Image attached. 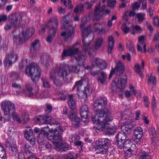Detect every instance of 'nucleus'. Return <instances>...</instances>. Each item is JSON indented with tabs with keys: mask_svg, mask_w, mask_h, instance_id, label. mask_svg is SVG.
<instances>
[{
	"mask_svg": "<svg viewBox=\"0 0 159 159\" xmlns=\"http://www.w3.org/2000/svg\"><path fill=\"white\" fill-rule=\"evenodd\" d=\"M80 27L83 35L82 42L84 48V50L81 52L80 55L75 57L77 63V65L73 66L70 68L68 65L63 62L60 65L59 70L54 69L50 73V77L53 80L54 84L56 85H58L60 84V77H62L63 80H65L70 72L78 73L81 66H84V63L85 62L86 58L85 52L87 51V47L91 43L90 41L88 42L89 37H87V36L91 31V29L90 25L85 27L83 23L81 24Z\"/></svg>",
	"mask_w": 159,
	"mask_h": 159,
	"instance_id": "1",
	"label": "nucleus"
},
{
	"mask_svg": "<svg viewBox=\"0 0 159 159\" xmlns=\"http://www.w3.org/2000/svg\"><path fill=\"white\" fill-rule=\"evenodd\" d=\"M107 103V99L105 97H100L94 101L93 107L95 111V115L92 116V119L95 124L93 128L95 130L103 131L107 134H112L116 128V126L111 128L107 126L112 121V118L108 116L109 111L105 107Z\"/></svg>",
	"mask_w": 159,
	"mask_h": 159,
	"instance_id": "2",
	"label": "nucleus"
},
{
	"mask_svg": "<svg viewBox=\"0 0 159 159\" xmlns=\"http://www.w3.org/2000/svg\"><path fill=\"white\" fill-rule=\"evenodd\" d=\"M46 128H43L40 131L38 139V141L40 145L44 146L48 149L51 147L50 144H46L45 143H43L42 138L44 137V138H47L49 140L52 141L54 147L57 150L62 152L68 150V145L66 143H63L61 136V133L62 132L61 128L59 127L58 129H49V134L46 131Z\"/></svg>",
	"mask_w": 159,
	"mask_h": 159,
	"instance_id": "3",
	"label": "nucleus"
},
{
	"mask_svg": "<svg viewBox=\"0 0 159 159\" xmlns=\"http://www.w3.org/2000/svg\"><path fill=\"white\" fill-rule=\"evenodd\" d=\"M41 72L39 66L35 63H32L26 67L25 73L28 76L31 78L33 81H34L39 79Z\"/></svg>",
	"mask_w": 159,
	"mask_h": 159,
	"instance_id": "4",
	"label": "nucleus"
},
{
	"mask_svg": "<svg viewBox=\"0 0 159 159\" xmlns=\"http://www.w3.org/2000/svg\"><path fill=\"white\" fill-rule=\"evenodd\" d=\"M110 143V140L107 138L99 139L96 143L95 151L97 153H106L107 149L105 147Z\"/></svg>",
	"mask_w": 159,
	"mask_h": 159,
	"instance_id": "5",
	"label": "nucleus"
},
{
	"mask_svg": "<svg viewBox=\"0 0 159 159\" xmlns=\"http://www.w3.org/2000/svg\"><path fill=\"white\" fill-rule=\"evenodd\" d=\"M126 78L121 79L116 77L112 83V89L113 91H116L117 89L120 90L124 89L126 83Z\"/></svg>",
	"mask_w": 159,
	"mask_h": 159,
	"instance_id": "6",
	"label": "nucleus"
},
{
	"mask_svg": "<svg viewBox=\"0 0 159 159\" xmlns=\"http://www.w3.org/2000/svg\"><path fill=\"white\" fill-rule=\"evenodd\" d=\"M1 108L3 111L5 115H7L10 114L11 111L15 109L14 105L8 100H4L1 103Z\"/></svg>",
	"mask_w": 159,
	"mask_h": 159,
	"instance_id": "7",
	"label": "nucleus"
},
{
	"mask_svg": "<svg viewBox=\"0 0 159 159\" xmlns=\"http://www.w3.org/2000/svg\"><path fill=\"white\" fill-rule=\"evenodd\" d=\"M131 141L130 139L126 140H122L117 139V145L118 147L120 149H123L124 151L131 152L130 148Z\"/></svg>",
	"mask_w": 159,
	"mask_h": 159,
	"instance_id": "8",
	"label": "nucleus"
},
{
	"mask_svg": "<svg viewBox=\"0 0 159 159\" xmlns=\"http://www.w3.org/2000/svg\"><path fill=\"white\" fill-rule=\"evenodd\" d=\"M76 44L73 45L72 47L64 50L62 53V57L72 56L76 54L79 52V49Z\"/></svg>",
	"mask_w": 159,
	"mask_h": 159,
	"instance_id": "9",
	"label": "nucleus"
},
{
	"mask_svg": "<svg viewBox=\"0 0 159 159\" xmlns=\"http://www.w3.org/2000/svg\"><path fill=\"white\" fill-rule=\"evenodd\" d=\"M17 58L18 56L16 53H11L6 57L4 61V63L5 66H10L16 61Z\"/></svg>",
	"mask_w": 159,
	"mask_h": 159,
	"instance_id": "10",
	"label": "nucleus"
},
{
	"mask_svg": "<svg viewBox=\"0 0 159 159\" xmlns=\"http://www.w3.org/2000/svg\"><path fill=\"white\" fill-rule=\"evenodd\" d=\"M125 69V66L123 63L120 61H118L116 66L114 69H112L109 75V78L110 79L112 75L115 72L117 74L122 73Z\"/></svg>",
	"mask_w": 159,
	"mask_h": 159,
	"instance_id": "11",
	"label": "nucleus"
},
{
	"mask_svg": "<svg viewBox=\"0 0 159 159\" xmlns=\"http://www.w3.org/2000/svg\"><path fill=\"white\" fill-rule=\"evenodd\" d=\"M48 28L51 32V30L57 31L58 28V21L56 16H53L50 18L48 21Z\"/></svg>",
	"mask_w": 159,
	"mask_h": 159,
	"instance_id": "12",
	"label": "nucleus"
},
{
	"mask_svg": "<svg viewBox=\"0 0 159 159\" xmlns=\"http://www.w3.org/2000/svg\"><path fill=\"white\" fill-rule=\"evenodd\" d=\"M34 29L33 28H32L29 29L24 28L23 32L19 35V37L18 38L19 43L21 44L23 42L25 41V36L29 34L32 35L34 33Z\"/></svg>",
	"mask_w": 159,
	"mask_h": 159,
	"instance_id": "13",
	"label": "nucleus"
},
{
	"mask_svg": "<svg viewBox=\"0 0 159 159\" xmlns=\"http://www.w3.org/2000/svg\"><path fill=\"white\" fill-rule=\"evenodd\" d=\"M36 120L38 121L42 120L43 123L44 124H49L51 125L57 124L56 121L53 119L52 117L48 115H44L43 116H40L39 117L37 118Z\"/></svg>",
	"mask_w": 159,
	"mask_h": 159,
	"instance_id": "14",
	"label": "nucleus"
},
{
	"mask_svg": "<svg viewBox=\"0 0 159 159\" xmlns=\"http://www.w3.org/2000/svg\"><path fill=\"white\" fill-rule=\"evenodd\" d=\"M24 136L26 139L29 141L31 144H33L35 143V139L33 135L32 130L31 127H28L25 130Z\"/></svg>",
	"mask_w": 159,
	"mask_h": 159,
	"instance_id": "15",
	"label": "nucleus"
},
{
	"mask_svg": "<svg viewBox=\"0 0 159 159\" xmlns=\"http://www.w3.org/2000/svg\"><path fill=\"white\" fill-rule=\"evenodd\" d=\"M79 139L80 137L79 136H73L72 137L71 139H70V141L71 142H73L75 145L76 146H79L82 148L83 145V143L81 141H79ZM82 148H81V150L79 152V153H77V156L78 157L82 155V154L81 153L82 152Z\"/></svg>",
	"mask_w": 159,
	"mask_h": 159,
	"instance_id": "16",
	"label": "nucleus"
},
{
	"mask_svg": "<svg viewBox=\"0 0 159 159\" xmlns=\"http://www.w3.org/2000/svg\"><path fill=\"white\" fill-rule=\"evenodd\" d=\"M68 117L71 120L72 124L74 125L79 126L80 125V119L76 113L71 112Z\"/></svg>",
	"mask_w": 159,
	"mask_h": 159,
	"instance_id": "17",
	"label": "nucleus"
},
{
	"mask_svg": "<svg viewBox=\"0 0 159 159\" xmlns=\"http://www.w3.org/2000/svg\"><path fill=\"white\" fill-rule=\"evenodd\" d=\"M92 64L101 69H105L107 66L106 63L104 61L98 58H93L92 61Z\"/></svg>",
	"mask_w": 159,
	"mask_h": 159,
	"instance_id": "18",
	"label": "nucleus"
},
{
	"mask_svg": "<svg viewBox=\"0 0 159 159\" xmlns=\"http://www.w3.org/2000/svg\"><path fill=\"white\" fill-rule=\"evenodd\" d=\"M143 134V130L140 127L136 128L134 132V136L136 138L137 142H139Z\"/></svg>",
	"mask_w": 159,
	"mask_h": 159,
	"instance_id": "19",
	"label": "nucleus"
},
{
	"mask_svg": "<svg viewBox=\"0 0 159 159\" xmlns=\"http://www.w3.org/2000/svg\"><path fill=\"white\" fill-rule=\"evenodd\" d=\"M68 28L70 29V31L68 32L67 33L65 31H63L61 34V36L62 37L63 39L65 40L69 38L74 36L75 34L74 32V27L70 25Z\"/></svg>",
	"mask_w": 159,
	"mask_h": 159,
	"instance_id": "20",
	"label": "nucleus"
},
{
	"mask_svg": "<svg viewBox=\"0 0 159 159\" xmlns=\"http://www.w3.org/2000/svg\"><path fill=\"white\" fill-rule=\"evenodd\" d=\"M100 3L96 7L94 12V18L96 20L100 19L102 17V11H103L105 8V6H103L102 8V10H101L100 9Z\"/></svg>",
	"mask_w": 159,
	"mask_h": 159,
	"instance_id": "21",
	"label": "nucleus"
},
{
	"mask_svg": "<svg viewBox=\"0 0 159 159\" xmlns=\"http://www.w3.org/2000/svg\"><path fill=\"white\" fill-rule=\"evenodd\" d=\"M103 41V39L102 38H99L97 39L95 46L93 48H90L89 52V54L90 56L91 55V52H95L96 50L98 49L101 45Z\"/></svg>",
	"mask_w": 159,
	"mask_h": 159,
	"instance_id": "22",
	"label": "nucleus"
},
{
	"mask_svg": "<svg viewBox=\"0 0 159 159\" xmlns=\"http://www.w3.org/2000/svg\"><path fill=\"white\" fill-rule=\"evenodd\" d=\"M80 114L82 118L87 119L89 114L88 107L86 105H82L80 107Z\"/></svg>",
	"mask_w": 159,
	"mask_h": 159,
	"instance_id": "23",
	"label": "nucleus"
},
{
	"mask_svg": "<svg viewBox=\"0 0 159 159\" xmlns=\"http://www.w3.org/2000/svg\"><path fill=\"white\" fill-rule=\"evenodd\" d=\"M40 46L39 40V39L35 40L31 43L30 49V52L34 53L36 52L39 50Z\"/></svg>",
	"mask_w": 159,
	"mask_h": 159,
	"instance_id": "24",
	"label": "nucleus"
},
{
	"mask_svg": "<svg viewBox=\"0 0 159 159\" xmlns=\"http://www.w3.org/2000/svg\"><path fill=\"white\" fill-rule=\"evenodd\" d=\"M144 39V36L142 35L139 37L138 38V43H137V49L139 51H142L141 46H143L144 49V51L145 52H146V45L143 43V40Z\"/></svg>",
	"mask_w": 159,
	"mask_h": 159,
	"instance_id": "25",
	"label": "nucleus"
},
{
	"mask_svg": "<svg viewBox=\"0 0 159 159\" xmlns=\"http://www.w3.org/2000/svg\"><path fill=\"white\" fill-rule=\"evenodd\" d=\"M108 51L109 53H111L114 46V39L111 36L109 37L108 39Z\"/></svg>",
	"mask_w": 159,
	"mask_h": 159,
	"instance_id": "26",
	"label": "nucleus"
},
{
	"mask_svg": "<svg viewBox=\"0 0 159 159\" xmlns=\"http://www.w3.org/2000/svg\"><path fill=\"white\" fill-rule=\"evenodd\" d=\"M68 104L70 108L72 109H75L76 107V104L75 100L73 99V95L72 94L69 95Z\"/></svg>",
	"mask_w": 159,
	"mask_h": 159,
	"instance_id": "27",
	"label": "nucleus"
},
{
	"mask_svg": "<svg viewBox=\"0 0 159 159\" xmlns=\"http://www.w3.org/2000/svg\"><path fill=\"white\" fill-rule=\"evenodd\" d=\"M132 127V125L130 124L127 123H125L121 126V129L122 132L126 133H130L131 131V128Z\"/></svg>",
	"mask_w": 159,
	"mask_h": 159,
	"instance_id": "28",
	"label": "nucleus"
},
{
	"mask_svg": "<svg viewBox=\"0 0 159 159\" xmlns=\"http://www.w3.org/2000/svg\"><path fill=\"white\" fill-rule=\"evenodd\" d=\"M107 78V76L105 73L103 72H101L98 76V81L102 84H104Z\"/></svg>",
	"mask_w": 159,
	"mask_h": 159,
	"instance_id": "29",
	"label": "nucleus"
},
{
	"mask_svg": "<svg viewBox=\"0 0 159 159\" xmlns=\"http://www.w3.org/2000/svg\"><path fill=\"white\" fill-rule=\"evenodd\" d=\"M77 93L78 97L80 101L81 102H84L87 99V96L86 94H85L84 92L83 91L78 92Z\"/></svg>",
	"mask_w": 159,
	"mask_h": 159,
	"instance_id": "30",
	"label": "nucleus"
},
{
	"mask_svg": "<svg viewBox=\"0 0 159 159\" xmlns=\"http://www.w3.org/2000/svg\"><path fill=\"white\" fill-rule=\"evenodd\" d=\"M125 133L123 132L119 133L116 136V138L118 140H126V135Z\"/></svg>",
	"mask_w": 159,
	"mask_h": 159,
	"instance_id": "31",
	"label": "nucleus"
},
{
	"mask_svg": "<svg viewBox=\"0 0 159 159\" xmlns=\"http://www.w3.org/2000/svg\"><path fill=\"white\" fill-rule=\"evenodd\" d=\"M49 31L50 34H48L46 39V41L48 43H50L52 41V38L54 36L57 32L55 30H51V32L50 30Z\"/></svg>",
	"mask_w": 159,
	"mask_h": 159,
	"instance_id": "32",
	"label": "nucleus"
},
{
	"mask_svg": "<svg viewBox=\"0 0 159 159\" xmlns=\"http://www.w3.org/2000/svg\"><path fill=\"white\" fill-rule=\"evenodd\" d=\"M83 86V81L82 80H80L77 81L75 84V85L74 87V89L75 88L77 89L78 92L80 91V90L81 89L82 87Z\"/></svg>",
	"mask_w": 159,
	"mask_h": 159,
	"instance_id": "33",
	"label": "nucleus"
},
{
	"mask_svg": "<svg viewBox=\"0 0 159 159\" xmlns=\"http://www.w3.org/2000/svg\"><path fill=\"white\" fill-rule=\"evenodd\" d=\"M32 148L29 146V144H25L24 149L25 152L26 154H30L32 153Z\"/></svg>",
	"mask_w": 159,
	"mask_h": 159,
	"instance_id": "34",
	"label": "nucleus"
},
{
	"mask_svg": "<svg viewBox=\"0 0 159 159\" xmlns=\"http://www.w3.org/2000/svg\"><path fill=\"white\" fill-rule=\"evenodd\" d=\"M58 95L61 99L64 100L66 99L67 94L65 91L61 90L59 92Z\"/></svg>",
	"mask_w": 159,
	"mask_h": 159,
	"instance_id": "35",
	"label": "nucleus"
},
{
	"mask_svg": "<svg viewBox=\"0 0 159 159\" xmlns=\"http://www.w3.org/2000/svg\"><path fill=\"white\" fill-rule=\"evenodd\" d=\"M149 158V153L143 151L141 153L139 159H148Z\"/></svg>",
	"mask_w": 159,
	"mask_h": 159,
	"instance_id": "36",
	"label": "nucleus"
},
{
	"mask_svg": "<svg viewBox=\"0 0 159 159\" xmlns=\"http://www.w3.org/2000/svg\"><path fill=\"white\" fill-rule=\"evenodd\" d=\"M42 81L43 86L44 88H48L50 87V84L46 78H42Z\"/></svg>",
	"mask_w": 159,
	"mask_h": 159,
	"instance_id": "37",
	"label": "nucleus"
},
{
	"mask_svg": "<svg viewBox=\"0 0 159 159\" xmlns=\"http://www.w3.org/2000/svg\"><path fill=\"white\" fill-rule=\"evenodd\" d=\"M69 14L63 17L62 19L63 21V25L61 26L62 29H65L67 28V25L69 24L68 21L66 20V18L68 16Z\"/></svg>",
	"mask_w": 159,
	"mask_h": 159,
	"instance_id": "38",
	"label": "nucleus"
},
{
	"mask_svg": "<svg viewBox=\"0 0 159 159\" xmlns=\"http://www.w3.org/2000/svg\"><path fill=\"white\" fill-rule=\"evenodd\" d=\"M84 6L82 4L77 5L74 9V12L76 13L80 12L83 11Z\"/></svg>",
	"mask_w": 159,
	"mask_h": 159,
	"instance_id": "39",
	"label": "nucleus"
},
{
	"mask_svg": "<svg viewBox=\"0 0 159 159\" xmlns=\"http://www.w3.org/2000/svg\"><path fill=\"white\" fill-rule=\"evenodd\" d=\"M150 134L152 136V143L154 142H156V138H155V136L156 135V132L155 129L154 128H152L150 130Z\"/></svg>",
	"mask_w": 159,
	"mask_h": 159,
	"instance_id": "40",
	"label": "nucleus"
},
{
	"mask_svg": "<svg viewBox=\"0 0 159 159\" xmlns=\"http://www.w3.org/2000/svg\"><path fill=\"white\" fill-rule=\"evenodd\" d=\"M134 30L136 31H141L142 30L139 26L136 25L133 27V30L131 32V34L134 35L137 33V32L134 31Z\"/></svg>",
	"mask_w": 159,
	"mask_h": 159,
	"instance_id": "41",
	"label": "nucleus"
},
{
	"mask_svg": "<svg viewBox=\"0 0 159 159\" xmlns=\"http://www.w3.org/2000/svg\"><path fill=\"white\" fill-rule=\"evenodd\" d=\"M83 91L84 92L85 94H86L87 96V95H90L92 93V89L89 87V85H87Z\"/></svg>",
	"mask_w": 159,
	"mask_h": 159,
	"instance_id": "42",
	"label": "nucleus"
},
{
	"mask_svg": "<svg viewBox=\"0 0 159 159\" xmlns=\"http://www.w3.org/2000/svg\"><path fill=\"white\" fill-rule=\"evenodd\" d=\"M18 17L20 18V15L18 16L15 15L11 16L10 18L11 19V23L13 25L16 24L17 22V20Z\"/></svg>",
	"mask_w": 159,
	"mask_h": 159,
	"instance_id": "43",
	"label": "nucleus"
},
{
	"mask_svg": "<svg viewBox=\"0 0 159 159\" xmlns=\"http://www.w3.org/2000/svg\"><path fill=\"white\" fill-rule=\"evenodd\" d=\"M127 47L129 50L132 52H134L135 50L131 42L128 41L127 43Z\"/></svg>",
	"mask_w": 159,
	"mask_h": 159,
	"instance_id": "44",
	"label": "nucleus"
},
{
	"mask_svg": "<svg viewBox=\"0 0 159 159\" xmlns=\"http://www.w3.org/2000/svg\"><path fill=\"white\" fill-rule=\"evenodd\" d=\"M121 28L124 33L126 34L128 33L129 31V27L127 26L126 24L125 23L122 24Z\"/></svg>",
	"mask_w": 159,
	"mask_h": 159,
	"instance_id": "45",
	"label": "nucleus"
},
{
	"mask_svg": "<svg viewBox=\"0 0 159 159\" xmlns=\"http://www.w3.org/2000/svg\"><path fill=\"white\" fill-rule=\"evenodd\" d=\"M134 69L136 72L138 74H139L140 76H142V74L140 70V69H141L139 65L137 63H136L134 64Z\"/></svg>",
	"mask_w": 159,
	"mask_h": 159,
	"instance_id": "46",
	"label": "nucleus"
},
{
	"mask_svg": "<svg viewBox=\"0 0 159 159\" xmlns=\"http://www.w3.org/2000/svg\"><path fill=\"white\" fill-rule=\"evenodd\" d=\"M148 80L149 82H152L153 84L156 82V77L152 75V74L148 75Z\"/></svg>",
	"mask_w": 159,
	"mask_h": 159,
	"instance_id": "47",
	"label": "nucleus"
},
{
	"mask_svg": "<svg viewBox=\"0 0 159 159\" xmlns=\"http://www.w3.org/2000/svg\"><path fill=\"white\" fill-rule=\"evenodd\" d=\"M101 25L99 23H96L93 26V29L95 32H101L100 29L101 28Z\"/></svg>",
	"mask_w": 159,
	"mask_h": 159,
	"instance_id": "48",
	"label": "nucleus"
},
{
	"mask_svg": "<svg viewBox=\"0 0 159 159\" xmlns=\"http://www.w3.org/2000/svg\"><path fill=\"white\" fill-rule=\"evenodd\" d=\"M13 119L16 120L18 122L20 123L21 122L20 118L18 115L15 112L12 113V114Z\"/></svg>",
	"mask_w": 159,
	"mask_h": 159,
	"instance_id": "49",
	"label": "nucleus"
},
{
	"mask_svg": "<svg viewBox=\"0 0 159 159\" xmlns=\"http://www.w3.org/2000/svg\"><path fill=\"white\" fill-rule=\"evenodd\" d=\"M145 14L143 13H138L137 14L136 17L139 21H142L144 18Z\"/></svg>",
	"mask_w": 159,
	"mask_h": 159,
	"instance_id": "50",
	"label": "nucleus"
},
{
	"mask_svg": "<svg viewBox=\"0 0 159 159\" xmlns=\"http://www.w3.org/2000/svg\"><path fill=\"white\" fill-rule=\"evenodd\" d=\"M140 3L134 2L132 6V9L133 11H135L138 9L140 7Z\"/></svg>",
	"mask_w": 159,
	"mask_h": 159,
	"instance_id": "51",
	"label": "nucleus"
},
{
	"mask_svg": "<svg viewBox=\"0 0 159 159\" xmlns=\"http://www.w3.org/2000/svg\"><path fill=\"white\" fill-rule=\"evenodd\" d=\"M9 149V150H11L13 152L16 153L17 152V147L16 144L10 145Z\"/></svg>",
	"mask_w": 159,
	"mask_h": 159,
	"instance_id": "52",
	"label": "nucleus"
},
{
	"mask_svg": "<svg viewBox=\"0 0 159 159\" xmlns=\"http://www.w3.org/2000/svg\"><path fill=\"white\" fill-rule=\"evenodd\" d=\"M143 100L145 106L148 107L149 106V101L148 98L146 96L143 97Z\"/></svg>",
	"mask_w": 159,
	"mask_h": 159,
	"instance_id": "53",
	"label": "nucleus"
},
{
	"mask_svg": "<svg viewBox=\"0 0 159 159\" xmlns=\"http://www.w3.org/2000/svg\"><path fill=\"white\" fill-rule=\"evenodd\" d=\"M152 109H156L157 107V104L156 98L154 96L152 97Z\"/></svg>",
	"mask_w": 159,
	"mask_h": 159,
	"instance_id": "54",
	"label": "nucleus"
},
{
	"mask_svg": "<svg viewBox=\"0 0 159 159\" xmlns=\"http://www.w3.org/2000/svg\"><path fill=\"white\" fill-rule=\"evenodd\" d=\"M153 24L157 26H159V19L157 17H155L153 20Z\"/></svg>",
	"mask_w": 159,
	"mask_h": 159,
	"instance_id": "55",
	"label": "nucleus"
},
{
	"mask_svg": "<svg viewBox=\"0 0 159 159\" xmlns=\"http://www.w3.org/2000/svg\"><path fill=\"white\" fill-rule=\"evenodd\" d=\"M57 11L59 14H64L66 12L65 9L63 8L62 7H58Z\"/></svg>",
	"mask_w": 159,
	"mask_h": 159,
	"instance_id": "56",
	"label": "nucleus"
},
{
	"mask_svg": "<svg viewBox=\"0 0 159 159\" xmlns=\"http://www.w3.org/2000/svg\"><path fill=\"white\" fill-rule=\"evenodd\" d=\"M52 109V106L48 104L46 105V109L45 110V112L46 113H50Z\"/></svg>",
	"mask_w": 159,
	"mask_h": 159,
	"instance_id": "57",
	"label": "nucleus"
},
{
	"mask_svg": "<svg viewBox=\"0 0 159 159\" xmlns=\"http://www.w3.org/2000/svg\"><path fill=\"white\" fill-rule=\"evenodd\" d=\"M26 62V61L25 60L21 61L19 64V68L20 69H22Z\"/></svg>",
	"mask_w": 159,
	"mask_h": 159,
	"instance_id": "58",
	"label": "nucleus"
},
{
	"mask_svg": "<svg viewBox=\"0 0 159 159\" xmlns=\"http://www.w3.org/2000/svg\"><path fill=\"white\" fill-rule=\"evenodd\" d=\"M116 3V0H108V5L110 7L114 6Z\"/></svg>",
	"mask_w": 159,
	"mask_h": 159,
	"instance_id": "59",
	"label": "nucleus"
},
{
	"mask_svg": "<svg viewBox=\"0 0 159 159\" xmlns=\"http://www.w3.org/2000/svg\"><path fill=\"white\" fill-rule=\"evenodd\" d=\"M130 17L128 14V11H126L123 16V19L126 21H127Z\"/></svg>",
	"mask_w": 159,
	"mask_h": 159,
	"instance_id": "60",
	"label": "nucleus"
},
{
	"mask_svg": "<svg viewBox=\"0 0 159 159\" xmlns=\"http://www.w3.org/2000/svg\"><path fill=\"white\" fill-rule=\"evenodd\" d=\"M129 89L130 92L131 93L135 94L136 93V91L134 89V87L131 84L129 85Z\"/></svg>",
	"mask_w": 159,
	"mask_h": 159,
	"instance_id": "61",
	"label": "nucleus"
},
{
	"mask_svg": "<svg viewBox=\"0 0 159 159\" xmlns=\"http://www.w3.org/2000/svg\"><path fill=\"white\" fill-rule=\"evenodd\" d=\"M7 19V16L5 14L0 15V22L5 20Z\"/></svg>",
	"mask_w": 159,
	"mask_h": 159,
	"instance_id": "62",
	"label": "nucleus"
},
{
	"mask_svg": "<svg viewBox=\"0 0 159 159\" xmlns=\"http://www.w3.org/2000/svg\"><path fill=\"white\" fill-rule=\"evenodd\" d=\"M25 89L28 92H30L32 90L31 85L28 84H26L25 85Z\"/></svg>",
	"mask_w": 159,
	"mask_h": 159,
	"instance_id": "63",
	"label": "nucleus"
},
{
	"mask_svg": "<svg viewBox=\"0 0 159 159\" xmlns=\"http://www.w3.org/2000/svg\"><path fill=\"white\" fill-rule=\"evenodd\" d=\"M65 159H74V157L71 153H70L64 156Z\"/></svg>",
	"mask_w": 159,
	"mask_h": 159,
	"instance_id": "64",
	"label": "nucleus"
}]
</instances>
